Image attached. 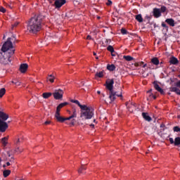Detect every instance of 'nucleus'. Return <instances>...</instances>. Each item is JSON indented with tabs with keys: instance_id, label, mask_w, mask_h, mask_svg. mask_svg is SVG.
<instances>
[{
	"instance_id": "nucleus-1",
	"label": "nucleus",
	"mask_w": 180,
	"mask_h": 180,
	"mask_svg": "<svg viewBox=\"0 0 180 180\" xmlns=\"http://www.w3.org/2000/svg\"><path fill=\"white\" fill-rule=\"evenodd\" d=\"M15 41H16V38L14 36H11L7 40V41L2 46L3 53H7V54H11L13 56L15 54Z\"/></svg>"
},
{
	"instance_id": "nucleus-2",
	"label": "nucleus",
	"mask_w": 180,
	"mask_h": 180,
	"mask_svg": "<svg viewBox=\"0 0 180 180\" xmlns=\"http://www.w3.org/2000/svg\"><path fill=\"white\" fill-rule=\"evenodd\" d=\"M94 108L89 105H84L80 112L79 120L81 122H85V120H91L94 116Z\"/></svg>"
},
{
	"instance_id": "nucleus-3",
	"label": "nucleus",
	"mask_w": 180,
	"mask_h": 180,
	"mask_svg": "<svg viewBox=\"0 0 180 180\" xmlns=\"http://www.w3.org/2000/svg\"><path fill=\"white\" fill-rule=\"evenodd\" d=\"M41 29V18L40 17L32 18L27 25V30L31 33L39 32Z\"/></svg>"
},
{
	"instance_id": "nucleus-4",
	"label": "nucleus",
	"mask_w": 180,
	"mask_h": 180,
	"mask_svg": "<svg viewBox=\"0 0 180 180\" xmlns=\"http://www.w3.org/2000/svg\"><path fill=\"white\" fill-rule=\"evenodd\" d=\"M67 105H68V102H64V103H60L56 107L55 117L57 122H60V123H64V117L60 115V112L61 111V109H63V108H64L65 106H67Z\"/></svg>"
},
{
	"instance_id": "nucleus-5",
	"label": "nucleus",
	"mask_w": 180,
	"mask_h": 180,
	"mask_svg": "<svg viewBox=\"0 0 180 180\" xmlns=\"http://www.w3.org/2000/svg\"><path fill=\"white\" fill-rule=\"evenodd\" d=\"M12 56L6 52H0V63L1 64H10L11 61H12Z\"/></svg>"
},
{
	"instance_id": "nucleus-6",
	"label": "nucleus",
	"mask_w": 180,
	"mask_h": 180,
	"mask_svg": "<svg viewBox=\"0 0 180 180\" xmlns=\"http://www.w3.org/2000/svg\"><path fill=\"white\" fill-rule=\"evenodd\" d=\"M54 99L56 101H63V96H64V91L59 89L54 91L52 94Z\"/></svg>"
},
{
	"instance_id": "nucleus-7",
	"label": "nucleus",
	"mask_w": 180,
	"mask_h": 180,
	"mask_svg": "<svg viewBox=\"0 0 180 180\" xmlns=\"http://www.w3.org/2000/svg\"><path fill=\"white\" fill-rule=\"evenodd\" d=\"M74 117H77V114H72L68 117H63V122H65V124H68V126H74L75 124V122H74L75 120Z\"/></svg>"
},
{
	"instance_id": "nucleus-8",
	"label": "nucleus",
	"mask_w": 180,
	"mask_h": 180,
	"mask_svg": "<svg viewBox=\"0 0 180 180\" xmlns=\"http://www.w3.org/2000/svg\"><path fill=\"white\" fill-rule=\"evenodd\" d=\"M134 67H142V68H145L144 70H143V74H146V72L148 71V68H146L147 63H145L143 61L136 62L134 64Z\"/></svg>"
},
{
	"instance_id": "nucleus-9",
	"label": "nucleus",
	"mask_w": 180,
	"mask_h": 180,
	"mask_svg": "<svg viewBox=\"0 0 180 180\" xmlns=\"http://www.w3.org/2000/svg\"><path fill=\"white\" fill-rule=\"evenodd\" d=\"M115 84V82L113 81V79H108L106 80L105 83V87L110 92L113 91V84Z\"/></svg>"
},
{
	"instance_id": "nucleus-10",
	"label": "nucleus",
	"mask_w": 180,
	"mask_h": 180,
	"mask_svg": "<svg viewBox=\"0 0 180 180\" xmlns=\"http://www.w3.org/2000/svg\"><path fill=\"white\" fill-rule=\"evenodd\" d=\"M6 129H8V124L5 121L0 120V131L4 133L6 131Z\"/></svg>"
},
{
	"instance_id": "nucleus-11",
	"label": "nucleus",
	"mask_w": 180,
	"mask_h": 180,
	"mask_svg": "<svg viewBox=\"0 0 180 180\" xmlns=\"http://www.w3.org/2000/svg\"><path fill=\"white\" fill-rule=\"evenodd\" d=\"M110 99L111 101H110V102H113V101H115L116 96H118L120 98H122V93L119 94H117L116 92L115 91H110Z\"/></svg>"
},
{
	"instance_id": "nucleus-12",
	"label": "nucleus",
	"mask_w": 180,
	"mask_h": 180,
	"mask_svg": "<svg viewBox=\"0 0 180 180\" xmlns=\"http://www.w3.org/2000/svg\"><path fill=\"white\" fill-rule=\"evenodd\" d=\"M9 119V115L2 111H0V121L6 122Z\"/></svg>"
},
{
	"instance_id": "nucleus-13",
	"label": "nucleus",
	"mask_w": 180,
	"mask_h": 180,
	"mask_svg": "<svg viewBox=\"0 0 180 180\" xmlns=\"http://www.w3.org/2000/svg\"><path fill=\"white\" fill-rule=\"evenodd\" d=\"M27 68H29V65L26 63H22L20 66V72H22V74H25V72L27 71Z\"/></svg>"
},
{
	"instance_id": "nucleus-14",
	"label": "nucleus",
	"mask_w": 180,
	"mask_h": 180,
	"mask_svg": "<svg viewBox=\"0 0 180 180\" xmlns=\"http://www.w3.org/2000/svg\"><path fill=\"white\" fill-rule=\"evenodd\" d=\"M8 140H9V136L3 137L1 139V144L3 146V147H6V146L9 144Z\"/></svg>"
},
{
	"instance_id": "nucleus-15",
	"label": "nucleus",
	"mask_w": 180,
	"mask_h": 180,
	"mask_svg": "<svg viewBox=\"0 0 180 180\" xmlns=\"http://www.w3.org/2000/svg\"><path fill=\"white\" fill-rule=\"evenodd\" d=\"M65 0H56L54 5L56 8H61L63 5H65Z\"/></svg>"
},
{
	"instance_id": "nucleus-16",
	"label": "nucleus",
	"mask_w": 180,
	"mask_h": 180,
	"mask_svg": "<svg viewBox=\"0 0 180 180\" xmlns=\"http://www.w3.org/2000/svg\"><path fill=\"white\" fill-rule=\"evenodd\" d=\"M56 79V76L53 74L49 75L46 77V82H49L50 84H53Z\"/></svg>"
},
{
	"instance_id": "nucleus-17",
	"label": "nucleus",
	"mask_w": 180,
	"mask_h": 180,
	"mask_svg": "<svg viewBox=\"0 0 180 180\" xmlns=\"http://www.w3.org/2000/svg\"><path fill=\"white\" fill-rule=\"evenodd\" d=\"M153 15L155 18H160V16H161V11L158 8H155L153 10Z\"/></svg>"
},
{
	"instance_id": "nucleus-18",
	"label": "nucleus",
	"mask_w": 180,
	"mask_h": 180,
	"mask_svg": "<svg viewBox=\"0 0 180 180\" xmlns=\"http://www.w3.org/2000/svg\"><path fill=\"white\" fill-rule=\"evenodd\" d=\"M104 75H105L104 71L96 72L95 75V79H98V78H103Z\"/></svg>"
},
{
	"instance_id": "nucleus-19",
	"label": "nucleus",
	"mask_w": 180,
	"mask_h": 180,
	"mask_svg": "<svg viewBox=\"0 0 180 180\" xmlns=\"http://www.w3.org/2000/svg\"><path fill=\"white\" fill-rule=\"evenodd\" d=\"M154 86L156 91L162 94V95H164V90L160 87V86L155 83H154Z\"/></svg>"
},
{
	"instance_id": "nucleus-20",
	"label": "nucleus",
	"mask_w": 180,
	"mask_h": 180,
	"mask_svg": "<svg viewBox=\"0 0 180 180\" xmlns=\"http://www.w3.org/2000/svg\"><path fill=\"white\" fill-rule=\"evenodd\" d=\"M53 95L51 92H45L42 94V97L44 99H49Z\"/></svg>"
},
{
	"instance_id": "nucleus-21",
	"label": "nucleus",
	"mask_w": 180,
	"mask_h": 180,
	"mask_svg": "<svg viewBox=\"0 0 180 180\" xmlns=\"http://www.w3.org/2000/svg\"><path fill=\"white\" fill-rule=\"evenodd\" d=\"M165 22L168 23V25H169L170 26H172V27L175 26V22L174 20H172V18H168L165 20Z\"/></svg>"
},
{
	"instance_id": "nucleus-22",
	"label": "nucleus",
	"mask_w": 180,
	"mask_h": 180,
	"mask_svg": "<svg viewBox=\"0 0 180 180\" xmlns=\"http://www.w3.org/2000/svg\"><path fill=\"white\" fill-rule=\"evenodd\" d=\"M13 152H12V151H8L7 152V155H8V161H11V162H12V161H13Z\"/></svg>"
},
{
	"instance_id": "nucleus-23",
	"label": "nucleus",
	"mask_w": 180,
	"mask_h": 180,
	"mask_svg": "<svg viewBox=\"0 0 180 180\" xmlns=\"http://www.w3.org/2000/svg\"><path fill=\"white\" fill-rule=\"evenodd\" d=\"M152 64H154V65H158L160 64V60H158V58H153L151 59Z\"/></svg>"
},
{
	"instance_id": "nucleus-24",
	"label": "nucleus",
	"mask_w": 180,
	"mask_h": 180,
	"mask_svg": "<svg viewBox=\"0 0 180 180\" xmlns=\"http://www.w3.org/2000/svg\"><path fill=\"white\" fill-rule=\"evenodd\" d=\"M142 116L145 120H147L148 122L151 121V117L148 115V114L143 112L142 113Z\"/></svg>"
},
{
	"instance_id": "nucleus-25",
	"label": "nucleus",
	"mask_w": 180,
	"mask_h": 180,
	"mask_svg": "<svg viewBox=\"0 0 180 180\" xmlns=\"http://www.w3.org/2000/svg\"><path fill=\"white\" fill-rule=\"evenodd\" d=\"M174 146L180 147V137L177 136L174 139Z\"/></svg>"
},
{
	"instance_id": "nucleus-26",
	"label": "nucleus",
	"mask_w": 180,
	"mask_h": 180,
	"mask_svg": "<svg viewBox=\"0 0 180 180\" xmlns=\"http://www.w3.org/2000/svg\"><path fill=\"white\" fill-rule=\"evenodd\" d=\"M13 153H17V154H20V153H23V148L22 147H17L15 148Z\"/></svg>"
},
{
	"instance_id": "nucleus-27",
	"label": "nucleus",
	"mask_w": 180,
	"mask_h": 180,
	"mask_svg": "<svg viewBox=\"0 0 180 180\" xmlns=\"http://www.w3.org/2000/svg\"><path fill=\"white\" fill-rule=\"evenodd\" d=\"M72 103H76V105H77L80 109L83 108L84 106H86V105H81V103H79V101H78L77 100H72Z\"/></svg>"
},
{
	"instance_id": "nucleus-28",
	"label": "nucleus",
	"mask_w": 180,
	"mask_h": 180,
	"mask_svg": "<svg viewBox=\"0 0 180 180\" xmlns=\"http://www.w3.org/2000/svg\"><path fill=\"white\" fill-rule=\"evenodd\" d=\"M170 64H178V59L175 57H172L169 60Z\"/></svg>"
},
{
	"instance_id": "nucleus-29",
	"label": "nucleus",
	"mask_w": 180,
	"mask_h": 180,
	"mask_svg": "<svg viewBox=\"0 0 180 180\" xmlns=\"http://www.w3.org/2000/svg\"><path fill=\"white\" fill-rule=\"evenodd\" d=\"M115 69H116V67L115 66V65H107V70H108V71H115Z\"/></svg>"
},
{
	"instance_id": "nucleus-30",
	"label": "nucleus",
	"mask_w": 180,
	"mask_h": 180,
	"mask_svg": "<svg viewBox=\"0 0 180 180\" xmlns=\"http://www.w3.org/2000/svg\"><path fill=\"white\" fill-rule=\"evenodd\" d=\"M135 19L139 22V23H141L143 22V17L141 14L136 15L135 17Z\"/></svg>"
},
{
	"instance_id": "nucleus-31",
	"label": "nucleus",
	"mask_w": 180,
	"mask_h": 180,
	"mask_svg": "<svg viewBox=\"0 0 180 180\" xmlns=\"http://www.w3.org/2000/svg\"><path fill=\"white\" fill-rule=\"evenodd\" d=\"M170 91L172 92H176L177 94V95H180V90L176 87L170 88Z\"/></svg>"
},
{
	"instance_id": "nucleus-32",
	"label": "nucleus",
	"mask_w": 180,
	"mask_h": 180,
	"mask_svg": "<svg viewBox=\"0 0 180 180\" xmlns=\"http://www.w3.org/2000/svg\"><path fill=\"white\" fill-rule=\"evenodd\" d=\"M22 141H23V136L20 135L15 140V144H19L20 143H22Z\"/></svg>"
},
{
	"instance_id": "nucleus-33",
	"label": "nucleus",
	"mask_w": 180,
	"mask_h": 180,
	"mask_svg": "<svg viewBox=\"0 0 180 180\" xmlns=\"http://www.w3.org/2000/svg\"><path fill=\"white\" fill-rule=\"evenodd\" d=\"M5 94H6V89H5V88H1L0 89V98H3Z\"/></svg>"
},
{
	"instance_id": "nucleus-34",
	"label": "nucleus",
	"mask_w": 180,
	"mask_h": 180,
	"mask_svg": "<svg viewBox=\"0 0 180 180\" xmlns=\"http://www.w3.org/2000/svg\"><path fill=\"white\" fill-rule=\"evenodd\" d=\"M128 110H129L131 112H134V110H136V106H134L133 104L129 105L128 107Z\"/></svg>"
},
{
	"instance_id": "nucleus-35",
	"label": "nucleus",
	"mask_w": 180,
	"mask_h": 180,
	"mask_svg": "<svg viewBox=\"0 0 180 180\" xmlns=\"http://www.w3.org/2000/svg\"><path fill=\"white\" fill-rule=\"evenodd\" d=\"M151 89L150 90H149L148 92H147V95H148V96H149V99H155V96H154V95H153L152 94H151Z\"/></svg>"
},
{
	"instance_id": "nucleus-36",
	"label": "nucleus",
	"mask_w": 180,
	"mask_h": 180,
	"mask_svg": "<svg viewBox=\"0 0 180 180\" xmlns=\"http://www.w3.org/2000/svg\"><path fill=\"white\" fill-rule=\"evenodd\" d=\"M151 89L150 90H149L148 92H147V95H148V96H149V99H155V96H154V95H153L152 94H151Z\"/></svg>"
},
{
	"instance_id": "nucleus-37",
	"label": "nucleus",
	"mask_w": 180,
	"mask_h": 180,
	"mask_svg": "<svg viewBox=\"0 0 180 180\" xmlns=\"http://www.w3.org/2000/svg\"><path fill=\"white\" fill-rule=\"evenodd\" d=\"M85 169H86V167L85 166H81V167L78 169L79 174H84Z\"/></svg>"
},
{
	"instance_id": "nucleus-38",
	"label": "nucleus",
	"mask_w": 180,
	"mask_h": 180,
	"mask_svg": "<svg viewBox=\"0 0 180 180\" xmlns=\"http://www.w3.org/2000/svg\"><path fill=\"white\" fill-rule=\"evenodd\" d=\"M4 178H6L7 176H9L11 175V170H5L3 172Z\"/></svg>"
},
{
	"instance_id": "nucleus-39",
	"label": "nucleus",
	"mask_w": 180,
	"mask_h": 180,
	"mask_svg": "<svg viewBox=\"0 0 180 180\" xmlns=\"http://www.w3.org/2000/svg\"><path fill=\"white\" fill-rule=\"evenodd\" d=\"M124 60H126L127 61H131V60H133V57L130 56H124Z\"/></svg>"
},
{
	"instance_id": "nucleus-40",
	"label": "nucleus",
	"mask_w": 180,
	"mask_h": 180,
	"mask_svg": "<svg viewBox=\"0 0 180 180\" xmlns=\"http://www.w3.org/2000/svg\"><path fill=\"white\" fill-rule=\"evenodd\" d=\"M108 51H110V53H114L115 49H113V46H108L107 48Z\"/></svg>"
},
{
	"instance_id": "nucleus-41",
	"label": "nucleus",
	"mask_w": 180,
	"mask_h": 180,
	"mask_svg": "<svg viewBox=\"0 0 180 180\" xmlns=\"http://www.w3.org/2000/svg\"><path fill=\"white\" fill-rule=\"evenodd\" d=\"M12 83L16 85L17 86H19V85H20V82L18 81H12Z\"/></svg>"
},
{
	"instance_id": "nucleus-42",
	"label": "nucleus",
	"mask_w": 180,
	"mask_h": 180,
	"mask_svg": "<svg viewBox=\"0 0 180 180\" xmlns=\"http://www.w3.org/2000/svg\"><path fill=\"white\" fill-rule=\"evenodd\" d=\"M173 130H174V131L178 132V131H180V128L179 127H174L173 128Z\"/></svg>"
},
{
	"instance_id": "nucleus-43",
	"label": "nucleus",
	"mask_w": 180,
	"mask_h": 180,
	"mask_svg": "<svg viewBox=\"0 0 180 180\" xmlns=\"http://www.w3.org/2000/svg\"><path fill=\"white\" fill-rule=\"evenodd\" d=\"M0 12H2V13H5L6 12V9L4 7H0Z\"/></svg>"
},
{
	"instance_id": "nucleus-44",
	"label": "nucleus",
	"mask_w": 180,
	"mask_h": 180,
	"mask_svg": "<svg viewBox=\"0 0 180 180\" xmlns=\"http://www.w3.org/2000/svg\"><path fill=\"white\" fill-rule=\"evenodd\" d=\"M169 141L171 144H175V140H174L172 138H169Z\"/></svg>"
},
{
	"instance_id": "nucleus-45",
	"label": "nucleus",
	"mask_w": 180,
	"mask_h": 180,
	"mask_svg": "<svg viewBox=\"0 0 180 180\" xmlns=\"http://www.w3.org/2000/svg\"><path fill=\"white\" fill-rule=\"evenodd\" d=\"M127 32V31H126V30H124V29H122V30H121V33H122V34H126Z\"/></svg>"
},
{
	"instance_id": "nucleus-46",
	"label": "nucleus",
	"mask_w": 180,
	"mask_h": 180,
	"mask_svg": "<svg viewBox=\"0 0 180 180\" xmlns=\"http://www.w3.org/2000/svg\"><path fill=\"white\" fill-rule=\"evenodd\" d=\"M165 11H167V8H165V6H162L161 8V12H165Z\"/></svg>"
},
{
	"instance_id": "nucleus-47",
	"label": "nucleus",
	"mask_w": 180,
	"mask_h": 180,
	"mask_svg": "<svg viewBox=\"0 0 180 180\" xmlns=\"http://www.w3.org/2000/svg\"><path fill=\"white\" fill-rule=\"evenodd\" d=\"M9 165H11V163L9 162H7L6 165H4V167H9Z\"/></svg>"
},
{
	"instance_id": "nucleus-48",
	"label": "nucleus",
	"mask_w": 180,
	"mask_h": 180,
	"mask_svg": "<svg viewBox=\"0 0 180 180\" xmlns=\"http://www.w3.org/2000/svg\"><path fill=\"white\" fill-rule=\"evenodd\" d=\"M50 123H51V122H50V121H46V122H44V124H45L46 126H47L48 124H50Z\"/></svg>"
},
{
	"instance_id": "nucleus-49",
	"label": "nucleus",
	"mask_w": 180,
	"mask_h": 180,
	"mask_svg": "<svg viewBox=\"0 0 180 180\" xmlns=\"http://www.w3.org/2000/svg\"><path fill=\"white\" fill-rule=\"evenodd\" d=\"M19 25V22H15L14 25H13V27H16Z\"/></svg>"
},
{
	"instance_id": "nucleus-50",
	"label": "nucleus",
	"mask_w": 180,
	"mask_h": 180,
	"mask_svg": "<svg viewBox=\"0 0 180 180\" xmlns=\"http://www.w3.org/2000/svg\"><path fill=\"white\" fill-rule=\"evenodd\" d=\"M92 39V37H91V36L88 35L87 36V40H91Z\"/></svg>"
},
{
	"instance_id": "nucleus-51",
	"label": "nucleus",
	"mask_w": 180,
	"mask_h": 180,
	"mask_svg": "<svg viewBox=\"0 0 180 180\" xmlns=\"http://www.w3.org/2000/svg\"><path fill=\"white\" fill-rule=\"evenodd\" d=\"M90 127H91L92 129H94V127H95V124H90Z\"/></svg>"
},
{
	"instance_id": "nucleus-52",
	"label": "nucleus",
	"mask_w": 180,
	"mask_h": 180,
	"mask_svg": "<svg viewBox=\"0 0 180 180\" xmlns=\"http://www.w3.org/2000/svg\"><path fill=\"white\" fill-rule=\"evenodd\" d=\"M107 5H112V2H111L110 1H108L107 2Z\"/></svg>"
},
{
	"instance_id": "nucleus-53",
	"label": "nucleus",
	"mask_w": 180,
	"mask_h": 180,
	"mask_svg": "<svg viewBox=\"0 0 180 180\" xmlns=\"http://www.w3.org/2000/svg\"><path fill=\"white\" fill-rule=\"evenodd\" d=\"M78 124H79V126H81V124H84V123H82V122H78Z\"/></svg>"
},
{
	"instance_id": "nucleus-54",
	"label": "nucleus",
	"mask_w": 180,
	"mask_h": 180,
	"mask_svg": "<svg viewBox=\"0 0 180 180\" xmlns=\"http://www.w3.org/2000/svg\"><path fill=\"white\" fill-rule=\"evenodd\" d=\"M72 114H77V110H74Z\"/></svg>"
},
{
	"instance_id": "nucleus-55",
	"label": "nucleus",
	"mask_w": 180,
	"mask_h": 180,
	"mask_svg": "<svg viewBox=\"0 0 180 180\" xmlns=\"http://www.w3.org/2000/svg\"><path fill=\"white\" fill-rule=\"evenodd\" d=\"M97 94H101V91H98Z\"/></svg>"
},
{
	"instance_id": "nucleus-56",
	"label": "nucleus",
	"mask_w": 180,
	"mask_h": 180,
	"mask_svg": "<svg viewBox=\"0 0 180 180\" xmlns=\"http://www.w3.org/2000/svg\"><path fill=\"white\" fill-rule=\"evenodd\" d=\"M94 123H95L96 124V120H94Z\"/></svg>"
},
{
	"instance_id": "nucleus-57",
	"label": "nucleus",
	"mask_w": 180,
	"mask_h": 180,
	"mask_svg": "<svg viewBox=\"0 0 180 180\" xmlns=\"http://www.w3.org/2000/svg\"><path fill=\"white\" fill-rule=\"evenodd\" d=\"M94 56H96V53L94 52Z\"/></svg>"
},
{
	"instance_id": "nucleus-58",
	"label": "nucleus",
	"mask_w": 180,
	"mask_h": 180,
	"mask_svg": "<svg viewBox=\"0 0 180 180\" xmlns=\"http://www.w3.org/2000/svg\"><path fill=\"white\" fill-rule=\"evenodd\" d=\"M1 162H2V159H1V158H0V164H1Z\"/></svg>"
},
{
	"instance_id": "nucleus-59",
	"label": "nucleus",
	"mask_w": 180,
	"mask_h": 180,
	"mask_svg": "<svg viewBox=\"0 0 180 180\" xmlns=\"http://www.w3.org/2000/svg\"><path fill=\"white\" fill-rule=\"evenodd\" d=\"M102 96L105 97V94H102Z\"/></svg>"
},
{
	"instance_id": "nucleus-60",
	"label": "nucleus",
	"mask_w": 180,
	"mask_h": 180,
	"mask_svg": "<svg viewBox=\"0 0 180 180\" xmlns=\"http://www.w3.org/2000/svg\"><path fill=\"white\" fill-rule=\"evenodd\" d=\"M49 2H51V0H49Z\"/></svg>"
},
{
	"instance_id": "nucleus-61",
	"label": "nucleus",
	"mask_w": 180,
	"mask_h": 180,
	"mask_svg": "<svg viewBox=\"0 0 180 180\" xmlns=\"http://www.w3.org/2000/svg\"><path fill=\"white\" fill-rule=\"evenodd\" d=\"M146 75H148V73H146Z\"/></svg>"
},
{
	"instance_id": "nucleus-62",
	"label": "nucleus",
	"mask_w": 180,
	"mask_h": 180,
	"mask_svg": "<svg viewBox=\"0 0 180 180\" xmlns=\"http://www.w3.org/2000/svg\"><path fill=\"white\" fill-rule=\"evenodd\" d=\"M162 26H165V25H162Z\"/></svg>"
},
{
	"instance_id": "nucleus-63",
	"label": "nucleus",
	"mask_w": 180,
	"mask_h": 180,
	"mask_svg": "<svg viewBox=\"0 0 180 180\" xmlns=\"http://www.w3.org/2000/svg\"><path fill=\"white\" fill-rule=\"evenodd\" d=\"M162 26H165V25H162Z\"/></svg>"
},
{
	"instance_id": "nucleus-64",
	"label": "nucleus",
	"mask_w": 180,
	"mask_h": 180,
	"mask_svg": "<svg viewBox=\"0 0 180 180\" xmlns=\"http://www.w3.org/2000/svg\"><path fill=\"white\" fill-rule=\"evenodd\" d=\"M98 60V57L96 58Z\"/></svg>"
}]
</instances>
